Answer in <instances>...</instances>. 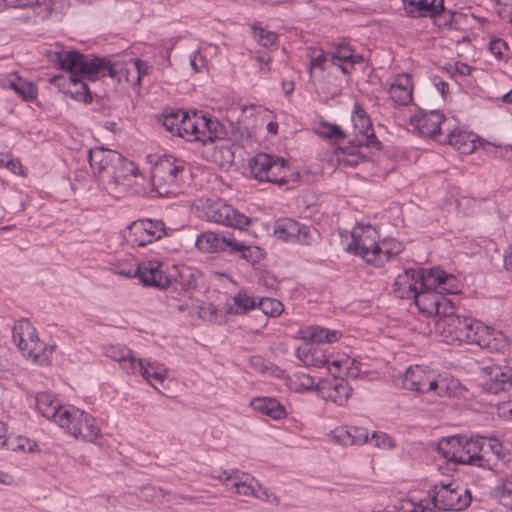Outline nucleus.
<instances>
[{"mask_svg": "<svg viewBox=\"0 0 512 512\" xmlns=\"http://www.w3.org/2000/svg\"><path fill=\"white\" fill-rule=\"evenodd\" d=\"M464 443L466 444L465 464L477 466L478 460H476V458L479 457V453L481 452L482 449L481 437L477 436L476 438H468L466 436V440L464 441Z\"/></svg>", "mask_w": 512, "mask_h": 512, "instance_id": "44", "label": "nucleus"}, {"mask_svg": "<svg viewBox=\"0 0 512 512\" xmlns=\"http://www.w3.org/2000/svg\"><path fill=\"white\" fill-rule=\"evenodd\" d=\"M455 294L456 292L439 291L438 289H418L417 295L412 296L415 304L420 310L428 313H435L439 317L443 315L444 307L452 305L450 301H446L438 294Z\"/></svg>", "mask_w": 512, "mask_h": 512, "instance_id": "19", "label": "nucleus"}, {"mask_svg": "<svg viewBox=\"0 0 512 512\" xmlns=\"http://www.w3.org/2000/svg\"><path fill=\"white\" fill-rule=\"evenodd\" d=\"M232 488L235 489L236 493L242 494V495H253L256 494V488L255 486L250 482L246 483L245 481H234L232 483Z\"/></svg>", "mask_w": 512, "mask_h": 512, "instance_id": "58", "label": "nucleus"}, {"mask_svg": "<svg viewBox=\"0 0 512 512\" xmlns=\"http://www.w3.org/2000/svg\"><path fill=\"white\" fill-rule=\"evenodd\" d=\"M337 330H329L320 326H311L305 332V338L315 343H333L339 339Z\"/></svg>", "mask_w": 512, "mask_h": 512, "instance_id": "36", "label": "nucleus"}, {"mask_svg": "<svg viewBox=\"0 0 512 512\" xmlns=\"http://www.w3.org/2000/svg\"><path fill=\"white\" fill-rule=\"evenodd\" d=\"M503 49L508 50V45L502 39H496L490 43L491 52L499 59L503 58Z\"/></svg>", "mask_w": 512, "mask_h": 512, "instance_id": "59", "label": "nucleus"}, {"mask_svg": "<svg viewBox=\"0 0 512 512\" xmlns=\"http://www.w3.org/2000/svg\"><path fill=\"white\" fill-rule=\"evenodd\" d=\"M233 236H220L214 232H204L198 235L195 241L196 247L207 253L230 250Z\"/></svg>", "mask_w": 512, "mask_h": 512, "instance_id": "25", "label": "nucleus"}, {"mask_svg": "<svg viewBox=\"0 0 512 512\" xmlns=\"http://www.w3.org/2000/svg\"><path fill=\"white\" fill-rule=\"evenodd\" d=\"M233 306L230 307L229 311L236 315H244L250 310L256 309V301L253 297H250L245 292H239L233 297Z\"/></svg>", "mask_w": 512, "mask_h": 512, "instance_id": "40", "label": "nucleus"}, {"mask_svg": "<svg viewBox=\"0 0 512 512\" xmlns=\"http://www.w3.org/2000/svg\"><path fill=\"white\" fill-rule=\"evenodd\" d=\"M297 356L306 366L324 367L328 363L324 351L313 346L298 348Z\"/></svg>", "mask_w": 512, "mask_h": 512, "instance_id": "32", "label": "nucleus"}, {"mask_svg": "<svg viewBox=\"0 0 512 512\" xmlns=\"http://www.w3.org/2000/svg\"><path fill=\"white\" fill-rule=\"evenodd\" d=\"M37 7V15L45 19L59 20L62 14L63 1L62 0H39Z\"/></svg>", "mask_w": 512, "mask_h": 512, "instance_id": "35", "label": "nucleus"}, {"mask_svg": "<svg viewBox=\"0 0 512 512\" xmlns=\"http://www.w3.org/2000/svg\"><path fill=\"white\" fill-rule=\"evenodd\" d=\"M254 36L263 47H269L273 45L277 38V35L275 33L267 31L263 28H255Z\"/></svg>", "mask_w": 512, "mask_h": 512, "instance_id": "53", "label": "nucleus"}, {"mask_svg": "<svg viewBox=\"0 0 512 512\" xmlns=\"http://www.w3.org/2000/svg\"><path fill=\"white\" fill-rule=\"evenodd\" d=\"M481 441L483 443V446L488 448V451H490L492 454L498 456L499 458L503 457V446L498 439L490 438L486 440L485 438L481 437Z\"/></svg>", "mask_w": 512, "mask_h": 512, "instance_id": "57", "label": "nucleus"}, {"mask_svg": "<svg viewBox=\"0 0 512 512\" xmlns=\"http://www.w3.org/2000/svg\"><path fill=\"white\" fill-rule=\"evenodd\" d=\"M501 489H502V494L500 496L501 499H503L505 497V495L512 496V476L505 478V480L502 483Z\"/></svg>", "mask_w": 512, "mask_h": 512, "instance_id": "63", "label": "nucleus"}, {"mask_svg": "<svg viewBox=\"0 0 512 512\" xmlns=\"http://www.w3.org/2000/svg\"><path fill=\"white\" fill-rule=\"evenodd\" d=\"M172 274H174L173 282L180 286L184 291L195 289L197 286V274L189 267H182L181 269L173 265Z\"/></svg>", "mask_w": 512, "mask_h": 512, "instance_id": "33", "label": "nucleus"}, {"mask_svg": "<svg viewBox=\"0 0 512 512\" xmlns=\"http://www.w3.org/2000/svg\"><path fill=\"white\" fill-rule=\"evenodd\" d=\"M58 425L74 437H80L85 441L93 442L100 434V428L95 419L88 413L75 408L68 407L61 414Z\"/></svg>", "mask_w": 512, "mask_h": 512, "instance_id": "9", "label": "nucleus"}, {"mask_svg": "<svg viewBox=\"0 0 512 512\" xmlns=\"http://www.w3.org/2000/svg\"><path fill=\"white\" fill-rule=\"evenodd\" d=\"M130 351L131 350L125 346H110L106 349V355L121 365L126 356L130 355Z\"/></svg>", "mask_w": 512, "mask_h": 512, "instance_id": "54", "label": "nucleus"}, {"mask_svg": "<svg viewBox=\"0 0 512 512\" xmlns=\"http://www.w3.org/2000/svg\"><path fill=\"white\" fill-rule=\"evenodd\" d=\"M330 62L337 66L344 75H350L356 64L364 61V57L357 54L355 49L346 41L335 43L329 51Z\"/></svg>", "mask_w": 512, "mask_h": 512, "instance_id": "17", "label": "nucleus"}, {"mask_svg": "<svg viewBox=\"0 0 512 512\" xmlns=\"http://www.w3.org/2000/svg\"><path fill=\"white\" fill-rule=\"evenodd\" d=\"M209 127V118L202 111L197 112V131L195 141L206 142L207 130Z\"/></svg>", "mask_w": 512, "mask_h": 512, "instance_id": "50", "label": "nucleus"}, {"mask_svg": "<svg viewBox=\"0 0 512 512\" xmlns=\"http://www.w3.org/2000/svg\"><path fill=\"white\" fill-rule=\"evenodd\" d=\"M209 127L207 130L206 142L222 138L223 125L215 118L208 116Z\"/></svg>", "mask_w": 512, "mask_h": 512, "instance_id": "52", "label": "nucleus"}, {"mask_svg": "<svg viewBox=\"0 0 512 512\" xmlns=\"http://www.w3.org/2000/svg\"><path fill=\"white\" fill-rule=\"evenodd\" d=\"M475 134L460 129H452L451 123L439 142L449 144L461 154H470L476 149Z\"/></svg>", "mask_w": 512, "mask_h": 512, "instance_id": "22", "label": "nucleus"}, {"mask_svg": "<svg viewBox=\"0 0 512 512\" xmlns=\"http://www.w3.org/2000/svg\"><path fill=\"white\" fill-rule=\"evenodd\" d=\"M185 162L172 155L158 157L151 170L153 188L160 196H167L172 192L178 177L185 171Z\"/></svg>", "mask_w": 512, "mask_h": 512, "instance_id": "7", "label": "nucleus"}, {"mask_svg": "<svg viewBox=\"0 0 512 512\" xmlns=\"http://www.w3.org/2000/svg\"><path fill=\"white\" fill-rule=\"evenodd\" d=\"M256 484L258 487L256 490V494H255L256 498L266 501L267 503L272 504V505L279 504V499L274 493H272L268 488L263 487L259 483H256Z\"/></svg>", "mask_w": 512, "mask_h": 512, "instance_id": "56", "label": "nucleus"}, {"mask_svg": "<svg viewBox=\"0 0 512 512\" xmlns=\"http://www.w3.org/2000/svg\"><path fill=\"white\" fill-rule=\"evenodd\" d=\"M251 407L274 420L282 419L286 416L285 407L275 398L257 397L251 401Z\"/></svg>", "mask_w": 512, "mask_h": 512, "instance_id": "30", "label": "nucleus"}, {"mask_svg": "<svg viewBox=\"0 0 512 512\" xmlns=\"http://www.w3.org/2000/svg\"><path fill=\"white\" fill-rule=\"evenodd\" d=\"M371 440L374 441V446L380 449H391L395 447L393 439L384 432H373Z\"/></svg>", "mask_w": 512, "mask_h": 512, "instance_id": "51", "label": "nucleus"}, {"mask_svg": "<svg viewBox=\"0 0 512 512\" xmlns=\"http://www.w3.org/2000/svg\"><path fill=\"white\" fill-rule=\"evenodd\" d=\"M165 377H166L165 370L161 369L160 367L155 365V367L152 371V374H151L152 382L155 381V382L162 383L164 381Z\"/></svg>", "mask_w": 512, "mask_h": 512, "instance_id": "64", "label": "nucleus"}, {"mask_svg": "<svg viewBox=\"0 0 512 512\" xmlns=\"http://www.w3.org/2000/svg\"><path fill=\"white\" fill-rule=\"evenodd\" d=\"M477 324L482 322L454 313L452 305L444 307L443 315L436 322L438 331L448 343L455 341L473 343Z\"/></svg>", "mask_w": 512, "mask_h": 512, "instance_id": "6", "label": "nucleus"}, {"mask_svg": "<svg viewBox=\"0 0 512 512\" xmlns=\"http://www.w3.org/2000/svg\"><path fill=\"white\" fill-rule=\"evenodd\" d=\"M477 325L473 344L488 349L490 352L504 351L508 347L507 338L502 332L496 331L483 323Z\"/></svg>", "mask_w": 512, "mask_h": 512, "instance_id": "21", "label": "nucleus"}, {"mask_svg": "<svg viewBox=\"0 0 512 512\" xmlns=\"http://www.w3.org/2000/svg\"><path fill=\"white\" fill-rule=\"evenodd\" d=\"M220 479H224L227 482V485L231 486L234 481H245L246 483L251 482L252 484L256 481L254 477L239 471H235L232 474H228L224 471Z\"/></svg>", "mask_w": 512, "mask_h": 512, "instance_id": "55", "label": "nucleus"}, {"mask_svg": "<svg viewBox=\"0 0 512 512\" xmlns=\"http://www.w3.org/2000/svg\"><path fill=\"white\" fill-rule=\"evenodd\" d=\"M274 235L287 243L311 246L319 240L318 230L292 218H281L274 224Z\"/></svg>", "mask_w": 512, "mask_h": 512, "instance_id": "11", "label": "nucleus"}, {"mask_svg": "<svg viewBox=\"0 0 512 512\" xmlns=\"http://www.w3.org/2000/svg\"><path fill=\"white\" fill-rule=\"evenodd\" d=\"M351 119L355 132L357 133V137L361 136V139H357V145H366L368 147L375 148L376 150H381L382 143L377 139L372 127L371 119L360 104H354ZM355 142L356 140L353 141V143Z\"/></svg>", "mask_w": 512, "mask_h": 512, "instance_id": "15", "label": "nucleus"}, {"mask_svg": "<svg viewBox=\"0 0 512 512\" xmlns=\"http://www.w3.org/2000/svg\"><path fill=\"white\" fill-rule=\"evenodd\" d=\"M111 271L114 274L123 276L126 278L138 277L139 275V264L134 266L129 262H119L111 265Z\"/></svg>", "mask_w": 512, "mask_h": 512, "instance_id": "48", "label": "nucleus"}, {"mask_svg": "<svg viewBox=\"0 0 512 512\" xmlns=\"http://www.w3.org/2000/svg\"><path fill=\"white\" fill-rule=\"evenodd\" d=\"M434 392L437 396L443 397L449 394L447 379L434 371H430L421 393Z\"/></svg>", "mask_w": 512, "mask_h": 512, "instance_id": "38", "label": "nucleus"}, {"mask_svg": "<svg viewBox=\"0 0 512 512\" xmlns=\"http://www.w3.org/2000/svg\"><path fill=\"white\" fill-rule=\"evenodd\" d=\"M251 176L259 182L284 185L293 175L288 162L280 156L258 153L248 161Z\"/></svg>", "mask_w": 512, "mask_h": 512, "instance_id": "5", "label": "nucleus"}, {"mask_svg": "<svg viewBox=\"0 0 512 512\" xmlns=\"http://www.w3.org/2000/svg\"><path fill=\"white\" fill-rule=\"evenodd\" d=\"M317 133L325 139H329L335 143L342 142L346 138V133L339 125L331 124L326 121L320 122Z\"/></svg>", "mask_w": 512, "mask_h": 512, "instance_id": "41", "label": "nucleus"}, {"mask_svg": "<svg viewBox=\"0 0 512 512\" xmlns=\"http://www.w3.org/2000/svg\"><path fill=\"white\" fill-rule=\"evenodd\" d=\"M391 99L398 105L405 106L412 101L410 79L405 76L398 78L389 90Z\"/></svg>", "mask_w": 512, "mask_h": 512, "instance_id": "31", "label": "nucleus"}, {"mask_svg": "<svg viewBox=\"0 0 512 512\" xmlns=\"http://www.w3.org/2000/svg\"><path fill=\"white\" fill-rule=\"evenodd\" d=\"M466 436H452L449 438H443L438 444V452L441 456L448 461L454 463L465 464L466 457V444L464 441Z\"/></svg>", "mask_w": 512, "mask_h": 512, "instance_id": "23", "label": "nucleus"}, {"mask_svg": "<svg viewBox=\"0 0 512 512\" xmlns=\"http://www.w3.org/2000/svg\"><path fill=\"white\" fill-rule=\"evenodd\" d=\"M451 120L444 117L439 111H430L416 119V127L422 135L434 139H442Z\"/></svg>", "mask_w": 512, "mask_h": 512, "instance_id": "18", "label": "nucleus"}, {"mask_svg": "<svg viewBox=\"0 0 512 512\" xmlns=\"http://www.w3.org/2000/svg\"><path fill=\"white\" fill-rule=\"evenodd\" d=\"M481 445H483V443H481ZM500 459L501 458L488 451V448L482 446L481 452L479 453V457L476 458V460H478L477 467L486 470H494L497 468Z\"/></svg>", "mask_w": 512, "mask_h": 512, "instance_id": "47", "label": "nucleus"}, {"mask_svg": "<svg viewBox=\"0 0 512 512\" xmlns=\"http://www.w3.org/2000/svg\"><path fill=\"white\" fill-rule=\"evenodd\" d=\"M393 288L398 298L411 299L417 295L418 289L459 292V281L455 275L439 267L406 268L395 278Z\"/></svg>", "mask_w": 512, "mask_h": 512, "instance_id": "3", "label": "nucleus"}, {"mask_svg": "<svg viewBox=\"0 0 512 512\" xmlns=\"http://www.w3.org/2000/svg\"><path fill=\"white\" fill-rule=\"evenodd\" d=\"M265 316H279L283 311V305L280 301L274 298H262L256 305Z\"/></svg>", "mask_w": 512, "mask_h": 512, "instance_id": "46", "label": "nucleus"}, {"mask_svg": "<svg viewBox=\"0 0 512 512\" xmlns=\"http://www.w3.org/2000/svg\"><path fill=\"white\" fill-rule=\"evenodd\" d=\"M141 497L147 501L163 502L166 499V494L162 488L147 485L141 489Z\"/></svg>", "mask_w": 512, "mask_h": 512, "instance_id": "49", "label": "nucleus"}, {"mask_svg": "<svg viewBox=\"0 0 512 512\" xmlns=\"http://www.w3.org/2000/svg\"><path fill=\"white\" fill-rule=\"evenodd\" d=\"M12 337L24 357L33 361L47 357V347L40 341L35 327L28 319H21L14 324Z\"/></svg>", "mask_w": 512, "mask_h": 512, "instance_id": "10", "label": "nucleus"}, {"mask_svg": "<svg viewBox=\"0 0 512 512\" xmlns=\"http://www.w3.org/2000/svg\"><path fill=\"white\" fill-rule=\"evenodd\" d=\"M168 230L161 220H137L128 227L127 241L139 247L146 246L168 235Z\"/></svg>", "mask_w": 512, "mask_h": 512, "instance_id": "13", "label": "nucleus"}, {"mask_svg": "<svg viewBox=\"0 0 512 512\" xmlns=\"http://www.w3.org/2000/svg\"><path fill=\"white\" fill-rule=\"evenodd\" d=\"M35 402L38 412L43 417L53 420L56 424H58L62 412L68 408L62 406L60 402L48 392L37 393Z\"/></svg>", "mask_w": 512, "mask_h": 512, "instance_id": "26", "label": "nucleus"}, {"mask_svg": "<svg viewBox=\"0 0 512 512\" xmlns=\"http://www.w3.org/2000/svg\"><path fill=\"white\" fill-rule=\"evenodd\" d=\"M52 60L62 69L73 74L70 77L67 93L73 99L85 104L92 102L93 95L87 83L78 78V75L89 81H96L106 76L114 78L118 75V66L107 58L85 55L76 50L55 52Z\"/></svg>", "mask_w": 512, "mask_h": 512, "instance_id": "1", "label": "nucleus"}, {"mask_svg": "<svg viewBox=\"0 0 512 512\" xmlns=\"http://www.w3.org/2000/svg\"><path fill=\"white\" fill-rule=\"evenodd\" d=\"M182 114L183 110H171L169 112L163 113L158 120L168 132H170L173 136H177V128H179Z\"/></svg>", "mask_w": 512, "mask_h": 512, "instance_id": "43", "label": "nucleus"}, {"mask_svg": "<svg viewBox=\"0 0 512 512\" xmlns=\"http://www.w3.org/2000/svg\"><path fill=\"white\" fill-rule=\"evenodd\" d=\"M482 371V389L490 394H498L512 388V369L500 366H485Z\"/></svg>", "mask_w": 512, "mask_h": 512, "instance_id": "16", "label": "nucleus"}, {"mask_svg": "<svg viewBox=\"0 0 512 512\" xmlns=\"http://www.w3.org/2000/svg\"><path fill=\"white\" fill-rule=\"evenodd\" d=\"M135 67H136L137 74H138V76H137L138 81H140L143 76L148 75L151 70V66H149L146 61H143L140 59L136 60Z\"/></svg>", "mask_w": 512, "mask_h": 512, "instance_id": "61", "label": "nucleus"}, {"mask_svg": "<svg viewBox=\"0 0 512 512\" xmlns=\"http://www.w3.org/2000/svg\"><path fill=\"white\" fill-rule=\"evenodd\" d=\"M204 216L207 221L239 230L245 229L251 223L250 218L222 201L208 204L204 210Z\"/></svg>", "mask_w": 512, "mask_h": 512, "instance_id": "12", "label": "nucleus"}, {"mask_svg": "<svg viewBox=\"0 0 512 512\" xmlns=\"http://www.w3.org/2000/svg\"><path fill=\"white\" fill-rule=\"evenodd\" d=\"M431 370L419 365L410 366L405 373L395 380L396 385L404 389L421 393Z\"/></svg>", "mask_w": 512, "mask_h": 512, "instance_id": "24", "label": "nucleus"}, {"mask_svg": "<svg viewBox=\"0 0 512 512\" xmlns=\"http://www.w3.org/2000/svg\"><path fill=\"white\" fill-rule=\"evenodd\" d=\"M88 161L94 175L108 193L119 188L126 190L142 177L139 168L130 160L114 150L94 147L88 151Z\"/></svg>", "mask_w": 512, "mask_h": 512, "instance_id": "2", "label": "nucleus"}, {"mask_svg": "<svg viewBox=\"0 0 512 512\" xmlns=\"http://www.w3.org/2000/svg\"><path fill=\"white\" fill-rule=\"evenodd\" d=\"M120 367L127 374L136 375L139 374L140 371L147 373L145 361L143 359L136 358L132 350L130 351V355L126 356Z\"/></svg>", "mask_w": 512, "mask_h": 512, "instance_id": "45", "label": "nucleus"}, {"mask_svg": "<svg viewBox=\"0 0 512 512\" xmlns=\"http://www.w3.org/2000/svg\"><path fill=\"white\" fill-rule=\"evenodd\" d=\"M333 438L341 445H362L369 440L366 428L357 426L340 427L333 431Z\"/></svg>", "mask_w": 512, "mask_h": 512, "instance_id": "28", "label": "nucleus"}, {"mask_svg": "<svg viewBox=\"0 0 512 512\" xmlns=\"http://www.w3.org/2000/svg\"><path fill=\"white\" fill-rule=\"evenodd\" d=\"M230 252H240L241 258L248 262L256 263L261 261L265 253L262 248L253 245H246L244 242H240L233 237Z\"/></svg>", "mask_w": 512, "mask_h": 512, "instance_id": "34", "label": "nucleus"}, {"mask_svg": "<svg viewBox=\"0 0 512 512\" xmlns=\"http://www.w3.org/2000/svg\"><path fill=\"white\" fill-rule=\"evenodd\" d=\"M377 232L371 226L359 227L352 232V240L348 250L360 256L368 264L383 266L393 253L387 243L381 245L376 241Z\"/></svg>", "mask_w": 512, "mask_h": 512, "instance_id": "4", "label": "nucleus"}, {"mask_svg": "<svg viewBox=\"0 0 512 512\" xmlns=\"http://www.w3.org/2000/svg\"><path fill=\"white\" fill-rule=\"evenodd\" d=\"M2 87L12 89L15 93L25 101H32L37 98V86L18 76L17 73H11L2 79Z\"/></svg>", "mask_w": 512, "mask_h": 512, "instance_id": "27", "label": "nucleus"}, {"mask_svg": "<svg viewBox=\"0 0 512 512\" xmlns=\"http://www.w3.org/2000/svg\"><path fill=\"white\" fill-rule=\"evenodd\" d=\"M7 4L14 7H27L34 6L39 3V0H4Z\"/></svg>", "mask_w": 512, "mask_h": 512, "instance_id": "62", "label": "nucleus"}, {"mask_svg": "<svg viewBox=\"0 0 512 512\" xmlns=\"http://www.w3.org/2000/svg\"><path fill=\"white\" fill-rule=\"evenodd\" d=\"M308 56L310 58L308 73H309L310 80H312L313 70L315 68H317L321 71L326 70V64H327L328 60L330 61V55H329V51L324 52L321 49L310 48Z\"/></svg>", "mask_w": 512, "mask_h": 512, "instance_id": "42", "label": "nucleus"}, {"mask_svg": "<svg viewBox=\"0 0 512 512\" xmlns=\"http://www.w3.org/2000/svg\"><path fill=\"white\" fill-rule=\"evenodd\" d=\"M429 493L434 507L438 510L460 511L471 502L469 490L454 481L435 484Z\"/></svg>", "mask_w": 512, "mask_h": 512, "instance_id": "8", "label": "nucleus"}, {"mask_svg": "<svg viewBox=\"0 0 512 512\" xmlns=\"http://www.w3.org/2000/svg\"><path fill=\"white\" fill-rule=\"evenodd\" d=\"M260 70L269 71L270 70V62L272 60L271 56L267 52L259 51L255 57Z\"/></svg>", "mask_w": 512, "mask_h": 512, "instance_id": "60", "label": "nucleus"}, {"mask_svg": "<svg viewBox=\"0 0 512 512\" xmlns=\"http://www.w3.org/2000/svg\"><path fill=\"white\" fill-rule=\"evenodd\" d=\"M437 12L434 16H430L433 19L435 25L439 28H456V23L458 22V18L462 17L461 13H454L450 10H446L444 8V4L442 3V8L436 9Z\"/></svg>", "mask_w": 512, "mask_h": 512, "instance_id": "39", "label": "nucleus"}, {"mask_svg": "<svg viewBox=\"0 0 512 512\" xmlns=\"http://www.w3.org/2000/svg\"><path fill=\"white\" fill-rule=\"evenodd\" d=\"M172 266L158 260H150L139 264L140 282L161 290L167 289L173 283Z\"/></svg>", "mask_w": 512, "mask_h": 512, "instance_id": "14", "label": "nucleus"}, {"mask_svg": "<svg viewBox=\"0 0 512 512\" xmlns=\"http://www.w3.org/2000/svg\"><path fill=\"white\" fill-rule=\"evenodd\" d=\"M197 112L194 111L192 114L183 111L179 128H177V136L186 138L189 141H195L197 131Z\"/></svg>", "mask_w": 512, "mask_h": 512, "instance_id": "37", "label": "nucleus"}, {"mask_svg": "<svg viewBox=\"0 0 512 512\" xmlns=\"http://www.w3.org/2000/svg\"><path fill=\"white\" fill-rule=\"evenodd\" d=\"M317 390L323 399H329L340 406L348 401L352 393V388L343 378L320 382L317 385Z\"/></svg>", "mask_w": 512, "mask_h": 512, "instance_id": "20", "label": "nucleus"}, {"mask_svg": "<svg viewBox=\"0 0 512 512\" xmlns=\"http://www.w3.org/2000/svg\"><path fill=\"white\" fill-rule=\"evenodd\" d=\"M404 9L410 17H430L442 8V0H402Z\"/></svg>", "mask_w": 512, "mask_h": 512, "instance_id": "29", "label": "nucleus"}]
</instances>
